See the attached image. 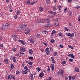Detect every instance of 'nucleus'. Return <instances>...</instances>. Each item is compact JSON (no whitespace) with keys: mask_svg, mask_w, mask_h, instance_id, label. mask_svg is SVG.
<instances>
[{"mask_svg":"<svg viewBox=\"0 0 80 80\" xmlns=\"http://www.w3.org/2000/svg\"><path fill=\"white\" fill-rule=\"evenodd\" d=\"M14 38H13V40H15V39L17 38V35H14Z\"/></svg>","mask_w":80,"mask_h":80,"instance_id":"60","label":"nucleus"},{"mask_svg":"<svg viewBox=\"0 0 80 80\" xmlns=\"http://www.w3.org/2000/svg\"><path fill=\"white\" fill-rule=\"evenodd\" d=\"M28 63L29 65H32L33 64V62H29Z\"/></svg>","mask_w":80,"mask_h":80,"instance_id":"56","label":"nucleus"},{"mask_svg":"<svg viewBox=\"0 0 80 80\" xmlns=\"http://www.w3.org/2000/svg\"><path fill=\"white\" fill-rule=\"evenodd\" d=\"M37 37L38 38H40L41 39L42 38V37H41V35L40 34L37 35Z\"/></svg>","mask_w":80,"mask_h":80,"instance_id":"19","label":"nucleus"},{"mask_svg":"<svg viewBox=\"0 0 80 80\" xmlns=\"http://www.w3.org/2000/svg\"><path fill=\"white\" fill-rule=\"evenodd\" d=\"M67 8H66L64 9V12H65V13H66L67 12Z\"/></svg>","mask_w":80,"mask_h":80,"instance_id":"51","label":"nucleus"},{"mask_svg":"<svg viewBox=\"0 0 80 80\" xmlns=\"http://www.w3.org/2000/svg\"><path fill=\"white\" fill-rule=\"evenodd\" d=\"M44 75V73L43 72H41L39 75L40 77H43Z\"/></svg>","mask_w":80,"mask_h":80,"instance_id":"16","label":"nucleus"},{"mask_svg":"<svg viewBox=\"0 0 80 80\" xmlns=\"http://www.w3.org/2000/svg\"><path fill=\"white\" fill-rule=\"evenodd\" d=\"M69 60L70 62H73V59L70 58L69 59Z\"/></svg>","mask_w":80,"mask_h":80,"instance_id":"41","label":"nucleus"},{"mask_svg":"<svg viewBox=\"0 0 80 80\" xmlns=\"http://www.w3.org/2000/svg\"><path fill=\"white\" fill-rule=\"evenodd\" d=\"M31 38L33 40H35V39H36V38L35 36L31 37Z\"/></svg>","mask_w":80,"mask_h":80,"instance_id":"45","label":"nucleus"},{"mask_svg":"<svg viewBox=\"0 0 80 80\" xmlns=\"http://www.w3.org/2000/svg\"><path fill=\"white\" fill-rule=\"evenodd\" d=\"M53 9V10H54V11H56V10H57V6H54L52 8Z\"/></svg>","mask_w":80,"mask_h":80,"instance_id":"29","label":"nucleus"},{"mask_svg":"<svg viewBox=\"0 0 80 80\" xmlns=\"http://www.w3.org/2000/svg\"><path fill=\"white\" fill-rule=\"evenodd\" d=\"M68 78H69V80H72V76H70L68 77Z\"/></svg>","mask_w":80,"mask_h":80,"instance_id":"57","label":"nucleus"},{"mask_svg":"<svg viewBox=\"0 0 80 80\" xmlns=\"http://www.w3.org/2000/svg\"><path fill=\"white\" fill-rule=\"evenodd\" d=\"M36 22L38 23H44V22H45V21H44V19H43L42 20H38Z\"/></svg>","mask_w":80,"mask_h":80,"instance_id":"6","label":"nucleus"},{"mask_svg":"<svg viewBox=\"0 0 80 80\" xmlns=\"http://www.w3.org/2000/svg\"><path fill=\"white\" fill-rule=\"evenodd\" d=\"M12 74L9 75L7 77V79H8V80H10V79H11L12 78Z\"/></svg>","mask_w":80,"mask_h":80,"instance_id":"14","label":"nucleus"},{"mask_svg":"<svg viewBox=\"0 0 80 80\" xmlns=\"http://www.w3.org/2000/svg\"><path fill=\"white\" fill-rule=\"evenodd\" d=\"M38 10L40 12H43V8L42 7H40L38 8Z\"/></svg>","mask_w":80,"mask_h":80,"instance_id":"12","label":"nucleus"},{"mask_svg":"<svg viewBox=\"0 0 80 80\" xmlns=\"http://www.w3.org/2000/svg\"><path fill=\"white\" fill-rule=\"evenodd\" d=\"M12 58L13 59H14L13 60V62H17V60H16V59L15 58H16V57L15 56H12Z\"/></svg>","mask_w":80,"mask_h":80,"instance_id":"20","label":"nucleus"},{"mask_svg":"<svg viewBox=\"0 0 80 80\" xmlns=\"http://www.w3.org/2000/svg\"><path fill=\"white\" fill-rule=\"evenodd\" d=\"M50 50V48H47L45 49V52H48V51H50L49 50Z\"/></svg>","mask_w":80,"mask_h":80,"instance_id":"32","label":"nucleus"},{"mask_svg":"<svg viewBox=\"0 0 80 80\" xmlns=\"http://www.w3.org/2000/svg\"><path fill=\"white\" fill-rule=\"evenodd\" d=\"M0 47H3V44H0Z\"/></svg>","mask_w":80,"mask_h":80,"instance_id":"58","label":"nucleus"},{"mask_svg":"<svg viewBox=\"0 0 80 80\" xmlns=\"http://www.w3.org/2000/svg\"><path fill=\"white\" fill-rule=\"evenodd\" d=\"M51 61L53 63H55V59L53 57H51Z\"/></svg>","mask_w":80,"mask_h":80,"instance_id":"22","label":"nucleus"},{"mask_svg":"<svg viewBox=\"0 0 80 80\" xmlns=\"http://www.w3.org/2000/svg\"><path fill=\"white\" fill-rule=\"evenodd\" d=\"M46 52V55H49L50 54V51H47Z\"/></svg>","mask_w":80,"mask_h":80,"instance_id":"30","label":"nucleus"},{"mask_svg":"<svg viewBox=\"0 0 80 80\" xmlns=\"http://www.w3.org/2000/svg\"><path fill=\"white\" fill-rule=\"evenodd\" d=\"M44 33L45 34H47L48 33V32L47 30H45L44 31Z\"/></svg>","mask_w":80,"mask_h":80,"instance_id":"64","label":"nucleus"},{"mask_svg":"<svg viewBox=\"0 0 80 80\" xmlns=\"http://www.w3.org/2000/svg\"><path fill=\"white\" fill-rule=\"evenodd\" d=\"M76 76H71V78H72V80H75L76 78Z\"/></svg>","mask_w":80,"mask_h":80,"instance_id":"26","label":"nucleus"},{"mask_svg":"<svg viewBox=\"0 0 80 80\" xmlns=\"http://www.w3.org/2000/svg\"><path fill=\"white\" fill-rule=\"evenodd\" d=\"M68 57H71L72 58H74V56L72 53L69 54Z\"/></svg>","mask_w":80,"mask_h":80,"instance_id":"15","label":"nucleus"},{"mask_svg":"<svg viewBox=\"0 0 80 80\" xmlns=\"http://www.w3.org/2000/svg\"><path fill=\"white\" fill-rule=\"evenodd\" d=\"M59 47H60L61 48H63L64 47V46H63L62 44H60L59 45Z\"/></svg>","mask_w":80,"mask_h":80,"instance_id":"40","label":"nucleus"},{"mask_svg":"<svg viewBox=\"0 0 80 80\" xmlns=\"http://www.w3.org/2000/svg\"><path fill=\"white\" fill-rule=\"evenodd\" d=\"M37 3V2L35 1H33L32 2L31 4V5H34L35 4H36Z\"/></svg>","mask_w":80,"mask_h":80,"instance_id":"24","label":"nucleus"},{"mask_svg":"<svg viewBox=\"0 0 80 80\" xmlns=\"http://www.w3.org/2000/svg\"><path fill=\"white\" fill-rule=\"evenodd\" d=\"M28 40L31 43H32V44H34V40H33V39L29 38Z\"/></svg>","mask_w":80,"mask_h":80,"instance_id":"8","label":"nucleus"},{"mask_svg":"<svg viewBox=\"0 0 80 80\" xmlns=\"http://www.w3.org/2000/svg\"><path fill=\"white\" fill-rule=\"evenodd\" d=\"M30 33V31H26L25 32V34H26V35H28V34H29Z\"/></svg>","mask_w":80,"mask_h":80,"instance_id":"35","label":"nucleus"},{"mask_svg":"<svg viewBox=\"0 0 80 80\" xmlns=\"http://www.w3.org/2000/svg\"><path fill=\"white\" fill-rule=\"evenodd\" d=\"M57 52H54L53 55L54 56H57Z\"/></svg>","mask_w":80,"mask_h":80,"instance_id":"47","label":"nucleus"},{"mask_svg":"<svg viewBox=\"0 0 80 80\" xmlns=\"http://www.w3.org/2000/svg\"><path fill=\"white\" fill-rule=\"evenodd\" d=\"M59 37H62L63 36V34L62 33L60 32L58 33Z\"/></svg>","mask_w":80,"mask_h":80,"instance_id":"18","label":"nucleus"},{"mask_svg":"<svg viewBox=\"0 0 80 80\" xmlns=\"http://www.w3.org/2000/svg\"><path fill=\"white\" fill-rule=\"evenodd\" d=\"M58 25V21H56L55 23H54V26H57Z\"/></svg>","mask_w":80,"mask_h":80,"instance_id":"27","label":"nucleus"},{"mask_svg":"<svg viewBox=\"0 0 80 80\" xmlns=\"http://www.w3.org/2000/svg\"><path fill=\"white\" fill-rule=\"evenodd\" d=\"M30 77L31 78H32L33 77V74H31L30 75Z\"/></svg>","mask_w":80,"mask_h":80,"instance_id":"59","label":"nucleus"},{"mask_svg":"<svg viewBox=\"0 0 80 80\" xmlns=\"http://www.w3.org/2000/svg\"><path fill=\"white\" fill-rule=\"evenodd\" d=\"M28 71L26 70H23L22 71V73L23 74H27Z\"/></svg>","mask_w":80,"mask_h":80,"instance_id":"13","label":"nucleus"},{"mask_svg":"<svg viewBox=\"0 0 80 80\" xmlns=\"http://www.w3.org/2000/svg\"><path fill=\"white\" fill-rule=\"evenodd\" d=\"M58 8L59 10H61V6L60 5H59L58 6Z\"/></svg>","mask_w":80,"mask_h":80,"instance_id":"43","label":"nucleus"},{"mask_svg":"<svg viewBox=\"0 0 80 80\" xmlns=\"http://www.w3.org/2000/svg\"><path fill=\"white\" fill-rule=\"evenodd\" d=\"M48 79L49 80H51L52 79V77H50L48 78Z\"/></svg>","mask_w":80,"mask_h":80,"instance_id":"61","label":"nucleus"},{"mask_svg":"<svg viewBox=\"0 0 80 80\" xmlns=\"http://www.w3.org/2000/svg\"><path fill=\"white\" fill-rule=\"evenodd\" d=\"M44 27H50V23H48V24H47V25H44Z\"/></svg>","mask_w":80,"mask_h":80,"instance_id":"33","label":"nucleus"},{"mask_svg":"<svg viewBox=\"0 0 80 80\" xmlns=\"http://www.w3.org/2000/svg\"><path fill=\"white\" fill-rule=\"evenodd\" d=\"M25 30L26 32L28 31H30V29L29 28H26L25 29Z\"/></svg>","mask_w":80,"mask_h":80,"instance_id":"52","label":"nucleus"},{"mask_svg":"<svg viewBox=\"0 0 80 80\" xmlns=\"http://www.w3.org/2000/svg\"><path fill=\"white\" fill-rule=\"evenodd\" d=\"M64 30H65V31H68L69 30H70V29H68L67 28V27H65L64 28Z\"/></svg>","mask_w":80,"mask_h":80,"instance_id":"42","label":"nucleus"},{"mask_svg":"<svg viewBox=\"0 0 80 80\" xmlns=\"http://www.w3.org/2000/svg\"><path fill=\"white\" fill-rule=\"evenodd\" d=\"M24 68L25 69V70H26L27 71H28V67L27 66H24Z\"/></svg>","mask_w":80,"mask_h":80,"instance_id":"28","label":"nucleus"},{"mask_svg":"<svg viewBox=\"0 0 80 80\" xmlns=\"http://www.w3.org/2000/svg\"><path fill=\"white\" fill-rule=\"evenodd\" d=\"M51 69L52 71H54V64H52L51 66Z\"/></svg>","mask_w":80,"mask_h":80,"instance_id":"9","label":"nucleus"},{"mask_svg":"<svg viewBox=\"0 0 80 80\" xmlns=\"http://www.w3.org/2000/svg\"><path fill=\"white\" fill-rule=\"evenodd\" d=\"M48 13H50V14H53V11H48Z\"/></svg>","mask_w":80,"mask_h":80,"instance_id":"46","label":"nucleus"},{"mask_svg":"<svg viewBox=\"0 0 80 80\" xmlns=\"http://www.w3.org/2000/svg\"><path fill=\"white\" fill-rule=\"evenodd\" d=\"M20 73V71H17L16 72V75H18V74H19V73Z\"/></svg>","mask_w":80,"mask_h":80,"instance_id":"54","label":"nucleus"},{"mask_svg":"<svg viewBox=\"0 0 80 80\" xmlns=\"http://www.w3.org/2000/svg\"><path fill=\"white\" fill-rule=\"evenodd\" d=\"M42 43H43V44L45 46H47V45H48V44L47 43H46V42H42Z\"/></svg>","mask_w":80,"mask_h":80,"instance_id":"48","label":"nucleus"},{"mask_svg":"<svg viewBox=\"0 0 80 80\" xmlns=\"http://www.w3.org/2000/svg\"><path fill=\"white\" fill-rule=\"evenodd\" d=\"M18 42H21L22 45H25V42H24L23 40H20V39H19L18 40Z\"/></svg>","mask_w":80,"mask_h":80,"instance_id":"5","label":"nucleus"},{"mask_svg":"<svg viewBox=\"0 0 80 80\" xmlns=\"http://www.w3.org/2000/svg\"><path fill=\"white\" fill-rule=\"evenodd\" d=\"M46 3L47 4H49L50 3V0H47Z\"/></svg>","mask_w":80,"mask_h":80,"instance_id":"36","label":"nucleus"},{"mask_svg":"<svg viewBox=\"0 0 80 80\" xmlns=\"http://www.w3.org/2000/svg\"><path fill=\"white\" fill-rule=\"evenodd\" d=\"M15 76L14 75H12V76L11 77V79H15Z\"/></svg>","mask_w":80,"mask_h":80,"instance_id":"38","label":"nucleus"},{"mask_svg":"<svg viewBox=\"0 0 80 80\" xmlns=\"http://www.w3.org/2000/svg\"><path fill=\"white\" fill-rule=\"evenodd\" d=\"M10 67L12 69H13V68H15V67L14 66V65H13V64H11Z\"/></svg>","mask_w":80,"mask_h":80,"instance_id":"25","label":"nucleus"},{"mask_svg":"<svg viewBox=\"0 0 80 80\" xmlns=\"http://www.w3.org/2000/svg\"><path fill=\"white\" fill-rule=\"evenodd\" d=\"M28 52L29 54H33V50H32V49H29L28 51Z\"/></svg>","mask_w":80,"mask_h":80,"instance_id":"17","label":"nucleus"},{"mask_svg":"<svg viewBox=\"0 0 80 80\" xmlns=\"http://www.w3.org/2000/svg\"><path fill=\"white\" fill-rule=\"evenodd\" d=\"M52 35H54V34L56 33V31L55 30H53L52 31Z\"/></svg>","mask_w":80,"mask_h":80,"instance_id":"37","label":"nucleus"},{"mask_svg":"<svg viewBox=\"0 0 80 80\" xmlns=\"http://www.w3.org/2000/svg\"><path fill=\"white\" fill-rule=\"evenodd\" d=\"M29 60H33V57H29L28 58Z\"/></svg>","mask_w":80,"mask_h":80,"instance_id":"39","label":"nucleus"},{"mask_svg":"<svg viewBox=\"0 0 80 80\" xmlns=\"http://www.w3.org/2000/svg\"><path fill=\"white\" fill-rule=\"evenodd\" d=\"M36 69L38 71V72H39L41 70V69L40 68H37Z\"/></svg>","mask_w":80,"mask_h":80,"instance_id":"31","label":"nucleus"},{"mask_svg":"<svg viewBox=\"0 0 80 80\" xmlns=\"http://www.w3.org/2000/svg\"><path fill=\"white\" fill-rule=\"evenodd\" d=\"M17 15H18V14L17 15H16L15 16H14V18L15 19H17Z\"/></svg>","mask_w":80,"mask_h":80,"instance_id":"63","label":"nucleus"},{"mask_svg":"<svg viewBox=\"0 0 80 80\" xmlns=\"http://www.w3.org/2000/svg\"><path fill=\"white\" fill-rule=\"evenodd\" d=\"M27 27V24L25 23L22 25L20 27L21 30H23Z\"/></svg>","mask_w":80,"mask_h":80,"instance_id":"3","label":"nucleus"},{"mask_svg":"<svg viewBox=\"0 0 80 80\" xmlns=\"http://www.w3.org/2000/svg\"><path fill=\"white\" fill-rule=\"evenodd\" d=\"M62 65H65V64H66V61H64L63 62H62Z\"/></svg>","mask_w":80,"mask_h":80,"instance_id":"55","label":"nucleus"},{"mask_svg":"<svg viewBox=\"0 0 80 80\" xmlns=\"http://www.w3.org/2000/svg\"><path fill=\"white\" fill-rule=\"evenodd\" d=\"M9 27V24L8 23H6L2 25L1 27L2 29H7Z\"/></svg>","mask_w":80,"mask_h":80,"instance_id":"1","label":"nucleus"},{"mask_svg":"<svg viewBox=\"0 0 80 80\" xmlns=\"http://www.w3.org/2000/svg\"><path fill=\"white\" fill-rule=\"evenodd\" d=\"M60 73L61 75H62L63 74V71H62V70H61V71Z\"/></svg>","mask_w":80,"mask_h":80,"instance_id":"49","label":"nucleus"},{"mask_svg":"<svg viewBox=\"0 0 80 80\" xmlns=\"http://www.w3.org/2000/svg\"><path fill=\"white\" fill-rule=\"evenodd\" d=\"M12 50L13 52H15L17 51V48H12Z\"/></svg>","mask_w":80,"mask_h":80,"instance_id":"21","label":"nucleus"},{"mask_svg":"<svg viewBox=\"0 0 80 80\" xmlns=\"http://www.w3.org/2000/svg\"><path fill=\"white\" fill-rule=\"evenodd\" d=\"M58 76H60V75H61L60 72L59 71H58L57 73Z\"/></svg>","mask_w":80,"mask_h":80,"instance_id":"50","label":"nucleus"},{"mask_svg":"<svg viewBox=\"0 0 80 80\" xmlns=\"http://www.w3.org/2000/svg\"><path fill=\"white\" fill-rule=\"evenodd\" d=\"M50 68L49 67H48V69H47V71L50 72Z\"/></svg>","mask_w":80,"mask_h":80,"instance_id":"62","label":"nucleus"},{"mask_svg":"<svg viewBox=\"0 0 80 80\" xmlns=\"http://www.w3.org/2000/svg\"><path fill=\"white\" fill-rule=\"evenodd\" d=\"M75 70L76 72L78 73V72H79V71H80V69H79V68H78V67H76L75 68Z\"/></svg>","mask_w":80,"mask_h":80,"instance_id":"7","label":"nucleus"},{"mask_svg":"<svg viewBox=\"0 0 80 80\" xmlns=\"http://www.w3.org/2000/svg\"><path fill=\"white\" fill-rule=\"evenodd\" d=\"M68 14L69 16H72V13L71 12H69Z\"/></svg>","mask_w":80,"mask_h":80,"instance_id":"53","label":"nucleus"},{"mask_svg":"<svg viewBox=\"0 0 80 80\" xmlns=\"http://www.w3.org/2000/svg\"><path fill=\"white\" fill-rule=\"evenodd\" d=\"M55 40H53V39H51L50 41V42L51 43H53L54 42H55Z\"/></svg>","mask_w":80,"mask_h":80,"instance_id":"44","label":"nucleus"},{"mask_svg":"<svg viewBox=\"0 0 80 80\" xmlns=\"http://www.w3.org/2000/svg\"><path fill=\"white\" fill-rule=\"evenodd\" d=\"M68 47H69V48H71V49H73L74 48L73 46H71V45H69L68 46Z\"/></svg>","mask_w":80,"mask_h":80,"instance_id":"23","label":"nucleus"},{"mask_svg":"<svg viewBox=\"0 0 80 80\" xmlns=\"http://www.w3.org/2000/svg\"><path fill=\"white\" fill-rule=\"evenodd\" d=\"M20 51H22V52H25V51H26V48L23 47H21L20 48Z\"/></svg>","mask_w":80,"mask_h":80,"instance_id":"4","label":"nucleus"},{"mask_svg":"<svg viewBox=\"0 0 80 80\" xmlns=\"http://www.w3.org/2000/svg\"><path fill=\"white\" fill-rule=\"evenodd\" d=\"M31 2H30V1L28 0L27 1V4H28V5H30V4H31Z\"/></svg>","mask_w":80,"mask_h":80,"instance_id":"34","label":"nucleus"},{"mask_svg":"<svg viewBox=\"0 0 80 80\" xmlns=\"http://www.w3.org/2000/svg\"><path fill=\"white\" fill-rule=\"evenodd\" d=\"M65 35L67 37H70V38H73L74 37V34L73 33H66Z\"/></svg>","mask_w":80,"mask_h":80,"instance_id":"2","label":"nucleus"},{"mask_svg":"<svg viewBox=\"0 0 80 80\" xmlns=\"http://www.w3.org/2000/svg\"><path fill=\"white\" fill-rule=\"evenodd\" d=\"M4 62L5 63H6V64H8V59L5 58L4 60Z\"/></svg>","mask_w":80,"mask_h":80,"instance_id":"11","label":"nucleus"},{"mask_svg":"<svg viewBox=\"0 0 80 80\" xmlns=\"http://www.w3.org/2000/svg\"><path fill=\"white\" fill-rule=\"evenodd\" d=\"M44 22H47V23H49V22H50V20L49 18H48L47 20L44 19Z\"/></svg>","mask_w":80,"mask_h":80,"instance_id":"10","label":"nucleus"}]
</instances>
